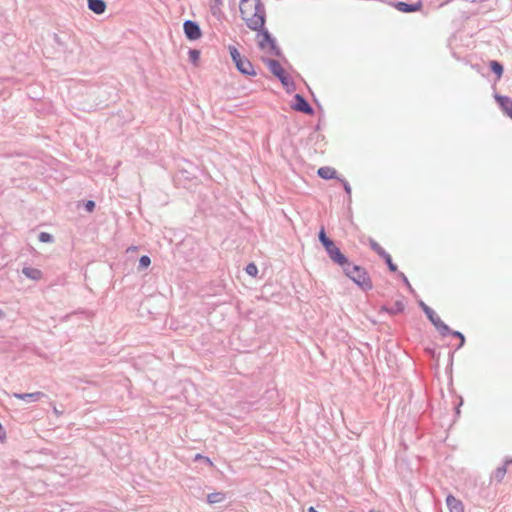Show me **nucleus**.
Masks as SVG:
<instances>
[{
    "label": "nucleus",
    "mask_w": 512,
    "mask_h": 512,
    "mask_svg": "<svg viewBox=\"0 0 512 512\" xmlns=\"http://www.w3.org/2000/svg\"><path fill=\"white\" fill-rule=\"evenodd\" d=\"M23 274L32 280H40L42 278V272L37 268L25 267L22 270Z\"/></svg>",
    "instance_id": "13"
},
{
    "label": "nucleus",
    "mask_w": 512,
    "mask_h": 512,
    "mask_svg": "<svg viewBox=\"0 0 512 512\" xmlns=\"http://www.w3.org/2000/svg\"><path fill=\"white\" fill-rule=\"evenodd\" d=\"M240 13L246 25L255 31L263 28L265 23V11L261 0H241Z\"/></svg>",
    "instance_id": "1"
},
{
    "label": "nucleus",
    "mask_w": 512,
    "mask_h": 512,
    "mask_svg": "<svg viewBox=\"0 0 512 512\" xmlns=\"http://www.w3.org/2000/svg\"><path fill=\"white\" fill-rule=\"evenodd\" d=\"M150 264H151V259L146 255L142 256L139 259V268L140 269L147 268Z\"/></svg>",
    "instance_id": "20"
},
{
    "label": "nucleus",
    "mask_w": 512,
    "mask_h": 512,
    "mask_svg": "<svg viewBox=\"0 0 512 512\" xmlns=\"http://www.w3.org/2000/svg\"><path fill=\"white\" fill-rule=\"evenodd\" d=\"M423 310H424L425 314L427 315V317L429 318V320L433 323V325L437 328V330L442 335H446V334L450 333L451 335L459 338L460 343L458 345V348H460L464 345L465 337L462 333H460L458 331L451 332L449 327L446 324H444V322L440 319V317L430 307L423 305Z\"/></svg>",
    "instance_id": "4"
},
{
    "label": "nucleus",
    "mask_w": 512,
    "mask_h": 512,
    "mask_svg": "<svg viewBox=\"0 0 512 512\" xmlns=\"http://www.w3.org/2000/svg\"><path fill=\"white\" fill-rule=\"evenodd\" d=\"M229 53L235 64H241V54L235 46H229Z\"/></svg>",
    "instance_id": "17"
},
{
    "label": "nucleus",
    "mask_w": 512,
    "mask_h": 512,
    "mask_svg": "<svg viewBox=\"0 0 512 512\" xmlns=\"http://www.w3.org/2000/svg\"><path fill=\"white\" fill-rule=\"evenodd\" d=\"M190 56L193 61H197L199 59V52L196 50H193L190 52Z\"/></svg>",
    "instance_id": "28"
},
{
    "label": "nucleus",
    "mask_w": 512,
    "mask_h": 512,
    "mask_svg": "<svg viewBox=\"0 0 512 512\" xmlns=\"http://www.w3.org/2000/svg\"><path fill=\"white\" fill-rule=\"evenodd\" d=\"M272 72L277 78H279L287 92L290 93L295 90L294 82L283 66H272Z\"/></svg>",
    "instance_id": "5"
},
{
    "label": "nucleus",
    "mask_w": 512,
    "mask_h": 512,
    "mask_svg": "<svg viewBox=\"0 0 512 512\" xmlns=\"http://www.w3.org/2000/svg\"><path fill=\"white\" fill-rule=\"evenodd\" d=\"M317 173L323 179H333L336 177V170L328 166L320 167Z\"/></svg>",
    "instance_id": "15"
},
{
    "label": "nucleus",
    "mask_w": 512,
    "mask_h": 512,
    "mask_svg": "<svg viewBox=\"0 0 512 512\" xmlns=\"http://www.w3.org/2000/svg\"><path fill=\"white\" fill-rule=\"evenodd\" d=\"M85 207H86L87 211L92 212L95 207V203L93 201H87V203L85 204Z\"/></svg>",
    "instance_id": "27"
},
{
    "label": "nucleus",
    "mask_w": 512,
    "mask_h": 512,
    "mask_svg": "<svg viewBox=\"0 0 512 512\" xmlns=\"http://www.w3.org/2000/svg\"><path fill=\"white\" fill-rule=\"evenodd\" d=\"M259 44L263 51L270 54L272 58L268 59L267 64H280L284 58L281 55L280 49L277 47L275 40L267 32L259 35Z\"/></svg>",
    "instance_id": "2"
},
{
    "label": "nucleus",
    "mask_w": 512,
    "mask_h": 512,
    "mask_svg": "<svg viewBox=\"0 0 512 512\" xmlns=\"http://www.w3.org/2000/svg\"><path fill=\"white\" fill-rule=\"evenodd\" d=\"M237 69L244 75L255 76L257 74L255 66H236Z\"/></svg>",
    "instance_id": "18"
},
{
    "label": "nucleus",
    "mask_w": 512,
    "mask_h": 512,
    "mask_svg": "<svg viewBox=\"0 0 512 512\" xmlns=\"http://www.w3.org/2000/svg\"><path fill=\"white\" fill-rule=\"evenodd\" d=\"M344 188H345V191H346L348 194H350V193H351V187L349 186V184H348V183H345V184H344Z\"/></svg>",
    "instance_id": "29"
},
{
    "label": "nucleus",
    "mask_w": 512,
    "mask_h": 512,
    "mask_svg": "<svg viewBox=\"0 0 512 512\" xmlns=\"http://www.w3.org/2000/svg\"><path fill=\"white\" fill-rule=\"evenodd\" d=\"M45 395L42 392H34V393H25V394H19L15 393L14 397L21 400H31V401H38Z\"/></svg>",
    "instance_id": "14"
},
{
    "label": "nucleus",
    "mask_w": 512,
    "mask_h": 512,
    "mask_svg": "<svg viewBox=\"0 0 512 512\" xmlns=\"http://www.w3.org/2000/svg\"><path fill=\"white\" fill-rule=\"evenodd\" d=\"M447 506L450 512H464L463 503L452 495L446 499Z\"/></svg>",
    "instance_id": "11"
},
{
    "label": "nucleus",
    "mask_w": 512,
    "mask_h": 512,
    "mask_svg": "<svg viewBox=\"0 0 512 512\" xmlns=\"http://www.w3.org/2000/svg\"><path fill=\"white\" fill-rule=\"evenodd\" d=\"M494 73L499 77H501L503 72V66H492Z\"/></svg>",
    "instance_id": "24"
},
{
    "label": "nucleus",
    "mask_w": 512,
    "mask_h": 512,
    "mask_svg": "<svg viewBox=\"0 0 512 512\" xmlns=\"http://www.w3.org/2000/svg\"><path fill=\"white\" fill-rule=\"evenodd\" d=\"M495 99L498 102V104L500 105V107L503 110V112L509 118L512 119V99H510V98H508L506 96H501V95H496Z\"/></svg>",
    "instance_id": "9"
},
{
    "label": "nucleus",
    "mask_w": 512,
    "mask_h": 512,
    "mask_svg": "<svg viewBox=\"0 0 512 512\" xmlns=\"http://www.w3.org/2000/svg\"><path fill=\"white\" fill-rule=\"evenodd\" d=\"M395 8L398 11H401V12H404V13L416 12V11L421 10L422 3L420 1L417 2V3H414V4H407L405 2H397L395 4Z\"/></svg>",
    "instance_id": "10"
},
{
    "label": "nucleus",
    "mask_w": 512,
    "mask_h": 512,
    "mask_svg": "<svg viewBox=\"0 0 512 512\" xmlns=\"http://www.w3.org/2000/svg\"><path fill=\"white\" fill-rule=\"evenodd\" d=\"M88 7L91 11L96 14H102L105 12L106 4L103 0H87Z\"/></svg>",
    "instance_id": "12"
},
{
    "label": "nucleus",
    "mask_w": 512,
    "mask_h": 512,
    "mask_svg": "<svg viewBox=\"0 0 512 512\" xmlns=\"http://www.w3.org/2000/svg\"><path fill=\"white\" fill-rule=\"evenodd\" d=\"M39 240L41 242H51L52 241V236L46 232H42L40 233L39 235Z\"/></svg>",
    "instance_id": "23"
},
{
    "label": "nucleus",
    "mask_w": 512,
    "mask_h": 512,
    "mask_svg": "<svg viewBox=\"0 0 512 512\" xmlns=\"http://www.w3.org/2000/svg\"><path fill=\"white\" fill-rule=\"evenodd\" d=\"M226 495L223 492H213L207 495V501L209 504L221 503L225 500Z\"/></svg>",
    "instance_id": "16"
},
{
    "label": "nucleus",
    "mask_w": 512,
    "mask_h": 512,
    "mask_svg": "<svg viewBox=\"0 0 512 512\" xmlns=\"http://www.w3.org/2000/svg\"><path fill=\"white\" fill-rule=\"evenodd\" d=\"M195 459H196V460H199V459H205V462H206L208 465H210V466H214L213 462H212L208 457H204V456H202L201 454H197V455L195 456Z\"/></svg>",
    "instance_id": "25"
},
{
    "label": "nucleus",
    "mask_w": 512,
    "mask_h": 512,
    "mask_svg": "<svg viewBox=\"0 0 512 512\" xmlns=\"http://www.w3.org/2000/svg\"><path fill=\"white\" fill-rule=\"evenodd\" d=\"M308 512H317V510H316L314 507H310V508L308 509Z\"/></svg>",
    "instance_id": "30"
},
{
    "label": "nucleus",
    "mask_w": 512,
    "mask_h": 512,
    "mask_svg": "<svg viewBox=\"0 0 512 512\" xmlns=\"http://www.w3.org/2000/svg\"><path fill=\"white\" fill-rule=\"evenodd\" d=\"M246 272H247V274H249L250 276L255 277V276L257 275V273H258V268H257V266H256L255 264L250 263V264H248V265H247V267H246Z\"/></svg>",
    "instance_id": "21"
},
{
    "label": "nucleus",
    "mask_w": 512,
    "mask_h": 512,
    "mask_svg": "<svg viewBox=\"0 0 512 512\" xmlns=\"http://www.w3.org/2000/svg\"><path fill=\"white\" fill-rule=\"evenodd\" d=\"M291 107L292 109L299 112H303L305 114L310 115L313 113V109L311 108V106L300 94H296L294 96V103L291 105Z\"/></svg>",
    "instance_id": "8"
},
{
    "label": "nucleus",
    "mask_w": 512,
    "mask_h": 512,
    "mask_svg": "<svg viewBox=\"0 0 512 512\" xmlns=\"http://www.w3.org/2000/svg\"><path fill=\"white\" fill-rule=\"evenodd\" d=\"M184 32L188 39L197 40L201 37V30L197 23L193 21H186L184 23Z\"/></svg>",
    "instance_id": "7"
},
{
    "label": "nucleus",
    "mask_w": 512,
    "mask_h": 512,
    "mask_svg": "<svg viewBox=\"0 0 512 512\" xmlns=\"http://www.w3.org/2000/svg\"><path fill=\"white\" fill-rule=\"evenodd\" d=\"M319 240L321 241V243L323 244V246H327L328 243H331L332 240H330L326 234H325V231H324V228H322L319 232Z\"/></svg>",
    "instance_id": "19"
},
{
    "label": "nucleus",
    "mask_w": 512,
    "mask_h": 512,
    "mask_svg": "<svg viewBox=\"0 0 512 512\" xmlns=\"http://www.w3.org/2000/svg\"><path fill=\"white\" fill-rule=\"evenodd\" d=\"M506 473V467L499 468L496 472V477L502 478Z\"/></svg>",
    "instance_id": "26"
},
{
    "label": "nucleus",
    "mask_w": 512,
    "mask_h": 512,
    "mask_svg": "<svg viewBox=\"0 0 512 512\" xmlns=\"http://www.w3.org/2000/svg\"><path fill=\"white\" fill-rule=\"evenodd\" d=\"M325 249L327 253L329 254L330 258L337 264H339L341 267L345 266L347 264V258L341 253L339 248L334 244L332 241L331 243H328L327 246H325Z\"/></svg>",
    "instance_id": "6"
},
{
    "label": "nucleus",
    "mask_w": 512,
    "mask_h": 512,
    "mask_svg": "<svg viewBox=\"0 0 512 512\" xmlns=\"http://www.w3.org/2000/svg\"><path fill=\"white\" fill-rule=\"evenodd\" d=\"M345 274L363 289H371L372 283L367 272L360 266L352 265L349 261L342 266Z\"/></svg>",
    "instance_id": "3"
},
{
    "label": "nucleus",
    "mask_w": 512,
    "mask_h": 512,
    "mask_svg": "<svg viewBox=\"0 0 512 512\" xmlns=\"http://www.w3.org/2000/svg\"><path fill=\"white\" fill-rule=\"evenodd\" d=\"M386 263L391 271L395 272L397 270V266L392 262L391 256L389 254L385 255Z\"/></svg>",
    "instance_id": "22"
},
{
    "label": "nucleus",
    "mask_w": 512,
    "mask_h": 512,
    "mask_svg": "<svg viewBox=\"0 0 512 512\" xmlns=\"http://www.w3.org/2000/svg\"><path fill=\"white\" fill-rule=\"evenodd\" d=\"M2 316V312L0 311V317Z\"/></svg>",
    "instance_id": "31"
}]
</instances>
